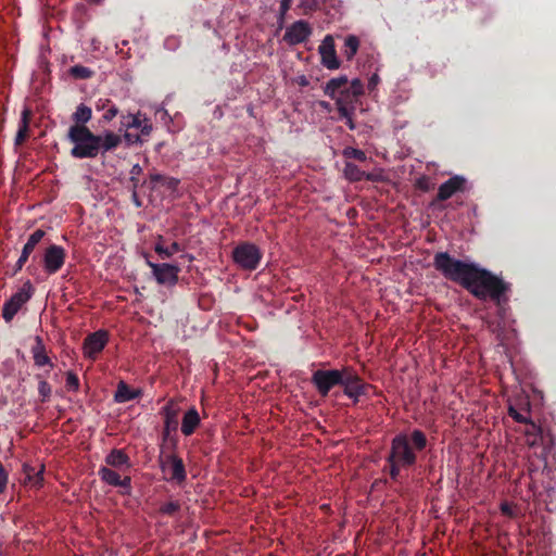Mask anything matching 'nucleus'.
Returning <instances> with one entry per match:
<instances>
[{
	"mask_svg": "<svg viewBox=\"0 0 556 556\" xmlns=\"http://www.w3.org/2000/svg\"><path fill=\"white\" fill-rule=\"evenodd\" d=\"M433 267L447 280L454 281L479 300L491 299L496 303L503 301L508 285L472 262L459 261L448 252H438L433 257Z\"/></svg>",
	"mask_w": 556,
	"mask_h": 556,
	"instance_id": "f257e3e1",
	"label": "nucleus"
},
{
	"mask_svg": "<svg viewBox=\"0 0 556 556\" xmlns=\"http://www.w3.org/2000/svg\"><path fill=\"white\" fill-rule=\"evenodd\" d=\"M67 140L73 143L71 155L76 160H90L100 153L115 150L122 142L118 135L106 130L103 135H96L87 126L73 125L67 131Z\"/></svg>",
	"mask_w": 556,
	"mask_h": 556,
	"instance_id": "f03ea898",
	"label": "nucleus"
},
{
	"mask_svg": "<svg viewBox=\"0 0 556 556\" xmlns=\"http://www.w3.org/2000/svg\"><path fill=\"white\" fill-rule=\"evenodd\" d=\"M425 433L420 430H413L409 438L405 433H399L392 440L391 454L388 462L391 465V478L396 480L401 469H406L415 465V451H424L426 447Z\"/></svg>",
	"mask_w": 556,
	"mask_h": 556,
	"instance_id": "7ed1b4c3",
	"label": "nucleus"
},
{
	"mask_svg": "<svg viewBox=\"0 0 556 556\" xmlns=\"http://www.w3.org/2000/svg\"><path fill=\"white\" fill-rule=\"evenodd\" d=\"M324 93L334 100L339 113L348 115L350 110H355L358 97L363 93V83L359 79L349 81L348 77L339 76L328 80Z\"/></svg>",
	"mask_w": 556,
	"mask_h": 556,
	"instance_id": "20e7f679",
	"label": "nucleus"
},
{
	"mask_svg": "<svg viewBox=\"0 0 556 556\" xmlns=\"http://www.w3.org/2000/svg\"><path fill=\"white\" fill-rule=\"evenodd\" d=\"M232 261L238 267L252 271L262 262V251L254 243L243 242L232 250Z\"/></svg>",
	"mask_w": 556,
	"mask_h": 556,
	"instance_id": "39448f33",
	"label": "nucleus"
},
{
	"mask_svg": "<svg viewBox=\"0 0 556 556\" xmlns=\"http://www.w3.org/2000/svg\"><path fill=\"white\" fill-rule=\"evenodd\" d=\"M350 367L342 369L331 370H317L312 375V383L317 389L318 394L327 396L332 388L341 386L344 376L348 374Z\"/></svg>",
	"mask_w": 556,
	"mask_h": 556,
	"instance_id": "423d86ee",
	"label": "nucleus"
},
{
	"mask_svg": "<svg viewBox=\"0 0 556 556\" xmlns=\"http://www.w3.org/2000/svg\"><path fill=\"white\" fill-rule=\"evenodd\" d=\"M66 261V250L59 244H51L43 250L41 255V266L47 275L56 274L62 269Z\"/></svg>",
	"mask_w": 556,
	"mask_h": 556,
	"instance_id": "0eeeda50",
	"label": "nucleus"
},
{
	"mask_svg": "<svg viewBox=\"0 0 556 556\" xmlns=\"http://www.w3.org/2000/svg\"><path fill=\"white\" fill-rule=\"evenodd\" d=\"M31 294L33 287L29 282H26L23 285L22 289L11 295V299L2 306V318H4L5 321H11L22 306L31 298Z\"/></svg>",
	"mask_w": 556,
	"mask_h": 556,
	"instance_id": "6e6552de",
	"label": "nucleus"
},
{
	"mask_svg": "<svg viewBox=\"0 0 556 556\" xmlns=\"http://www.w3.org/2000/svg\"><path fill=\"white\" fill-rule=\"evenodd\" d=\"M341 386L343 388V394L353 400L354 403H357L358 399L364 396L366 390L370 388L369 384L363 381L357 372L351 367L348 370L346 376H344Z\"/></svg>",
	"mask_w": 556,
	"mask_h": 556,
	"instance_id": "1a4fd4ad",
	"label": "nucleus"
},
{
	"mask_svg": "<svg viewBox=\"0 0 556 556\" xmlns=\"http://www.w3.org/2000/svg\"><path fill=\"white\" fill-rule=\"evenodd\" d=\"M147 265L152 269V276L155 278L157 285L168 287L177 285L179 273L177 265L167 263L156 264L150 261H147Z\"/></svg>",
	"mask_w": 556,
	"mask_h": 556,
	"instance_id": "9d476101",
	"label": "nucleus"
},
{
	"mask_svg": "<svg viewBox=\"0 0 556 556\" xmlns=\"http://www.w3.org/2000/svg\"><path fill=\"white\" fill-rule=\"evenodd\" d=\"M312 36V26L305 20H298L288 26L283 34V41L289 46L300 45L307 41Z\"/></svg>",
	"mask_w": 556,
	"mask_h": 556,
	"instance_id": "9b49d317",
	"label": "nucleus"
},
{
	"mask_svg": "<svg viewBox=\"0 0 556 556\" xmlns=\"http://www.w3.org/2000/svg\"><path fill=\"white\" fill-rule=\"evenodd\" d=\"M318 53L321 56V64L328 70H337L340 66L338 55L334 50V41L331 35L324 37L318 46Z\"/></svg>",
	"mask_w": 556,
	"mask_h": 556,
	"instance_id": "f8f14e48",
	"label": "nucleus"
},
{
	"mask_svg": "<svg viewBox=\"0 0 556 556\" xmlns=\"http://www.w3.org/2000/svg\"><path fill=\"white\" fill-rule=\"evenodd\" d=\"M122 127L126 129L135 128L141 136L149 137L152 132V123L143 114H128L122 116Z\"/></svg>",
	"mask_w": 556,
	"mask_h": 556,
	"instance_id": "ddd939ff",
	"label": "nucleus"
},
{
	"mask_svg": "<svg viewBox=\"0 0 556 556\" xmlns=\"http://www.w3.org/2000/svg\"><path fill=\"white\" fill-rule=\"evenodd\" d=\"M108 343V332L103 330H98L87 336L85 340V355L87 357L93 358L97 354L101 353L104 346Z\"/></svg>",
	"mask_w": 556,
	"mask_h": 556,
	"instance_id": "4468645a",
	"label": "nucleus"
},
{
	"mask_svg": "<svg viewBox=\"0 0 556 556\" xmlns=\"http://www.w3.org/2000/svg\"><path fill=\"white\" fill-rule=\"evenodd\" d=\"M161 415L163 416V439H168L169 434L178 429V408L169 401L162 407Z\"/></svg>",
	"mask_w": 556,
	"mask_h": 556,
	"instance_id": "2eb2a0df",
	"label": "nucleus"
},
{
	"mask_svg": "<svg viewBox=\"0 0 556 556\" xmlns=\"http://www.w3.org/2000/svg\"><path fill=\"white\" fill-rule=\"evenodd\" d=\"M98 476H100L101 480L106 484L123 489V494H129L131 491L130 477L121 478L116 471L109 469L108 467H101L98 469Z\"/></svg>",
	"mask_w": 556,
	"mask_h": 556,
	"instance_id": "dca6fc26",
	"label": "nucleus"
},
{
	"mask_svg": "<svg viewBox=\"0 0 556 556\" xmlns=\"http://www.w3.org/2000/svg\"><path fill=\"white\" fill-rule=\"evenodd\" d=\"M466 179L463 176L454 175L445 182L439 186L438 200L445 201L452 198L455 193L465 190Z\"/></svg>",
	"mask_w": 556,
	"mask_h": 556,
	"instance_id": "f3484780",
	"label": "nucleus"
},
{
	"mask_svg": "<svg viewBox=\"0 0 556 556\" xmlns=\"http://www.w3.org/2000/svg\"><path fill=\"white\" fill-rule=\"evenodd\" d=\"M45 237V231L41 228H37L34 232H31L30 237L27 238L25 245H23L21 256L16 261V270H21L22 267L26 264L29 255L36 250V247L39 242H41Z\"/></svg>",
	"mask_w": 556,
	"mask_h": 556,
	"instance_id": "a211bd4d",
	"label": "nucleus"
},
{
	"mask_svg": "<svg viewBox=\"0 0 556 556\" xmlns=\"http://www.w3.org/2000/svg\"><path fill=\"white\" fill-rule=\"evenodd\" d=\"M163 470H168V475H170V480L177 483L184 482L185 479L187 478L182 459L175 455L167 457L165 465H163Z\"/></svg>",
	"mask_w": 556,
	"mask_h": 556,
	"instance_id": "6ab92c4d",
	"label": "nucleus"
},
{
	"mask_svg": "<svg viewBox=\"0 0 556 556\" xmlns=\"http://www.w3.org/2000/svg\"><path fill=\"white\" fill-rule=\"evenodd\" d=\"M33 361H35V365L38 368L42 367H53L51 358L48 356L47 351L45 350V345L40 336H36L35 345L31 348Z\"/></svg>",
	"mask_w": 556,
	"mask_h": 556,
	"instance_id": "aec40b11",
	"label": "nucleus"
},
{
	"mask_svg": "<svg viewBox=\"0 0 556 556\" xmlns=\"http://www.w3.org/2000/svg\"><path fill=\"white\" fill-rule=\"evenodd\" d=\"M200 425V416L195 407H191L184 414L181 421V433L190 437Z\"/></svg>",
	"mask_w": 556,
	"mask_h": 556,
	"instance_id": "412c9836",
	"label": "nucleus"
},
{
	"mask_svg": "<svg viewBox=\"0 0 556 556\" xmlns=\"http://www.w3.org/2000/svg\"><path fill=\"white\" fill-rule=\"evenodd\" d=\"M153 250H155L159 257L168 258L172 257L174 253L181 251L182 248L177 241H173L170 245H166V239L163 236H157Z\"/></svg>",
	"mask_w": 556,
	"mask_h": 556,
	"instance_id": "4be33fe9",
	"label": "nucleus"
},
{
	"mask_svg": "<svg viewBox=\"0 0 556 556\" xmlns=\"http://www.w3.org/2000/svg\"><path fill=\"white\" fill-rule=\"evenodd\" d=\"M31 117V110L28 106H23L21 112L20 124H17V131L15 136V146H21L27 137L29 118Z\"/></svg>",
	"mask_w": 556,
	"mask_h": 556,
	"instance_id": "5701e85b",
	"label": "nucleus"
},
{
	"mask_svg": "<svg viewBox=\"0 0 556 556\" xmlns=\"http://www.w3.org/2000/svg\"><path fill=\"white\" fill-rule=\"evenodd\" d=\"M142 394V391L139 389H131L127 386L126 382L121 381L117 383V389L115 392V402L117 403H128Z\"/></svg>",
	"mask_w": 556,
	"mask_h": 556,
	"instance_id": "b1692460",
	"label": "nucleus"
},
{
	"mask_svg": "<svg viewBox=\"0 0 556 556\" xmlns=\"http://www.w3.org/2000/svg\"><path fill=\"white\" fill-rule=\"evenodd\" d=\"M22 471L23 475H25V482L27 484L36 488H40L42 485L43 465H40V468L36 469L28 464H23Z\"/></svg>",
	"mask_w": 556,
	"mask_h": 556,
	"instance_id": "393cba45",
	"label": "nucleus"
},
{
	"mask_svg": "<svg viewBox=\"0 0 556 556\" xmlns=\"http://www.w3.org/2000/svg\"><path fill=\"white\" fill-rule=\"evenodd\" d=\"M106 465L113 468L129 467V457L123 450H113L105 457Z\"/></svg>",
	"mask_w": 556,
	"mask_h": 556,
	"instance_id": "a878e982",
	"label": "nucleus"
},
{
	"mask_svg": "<svg viewBox=\"0 0 556 556\" xmlns=\"http://www.w3.org/2000/svg\"><path fill=\"white\" fill-rule=\"evenodd\" d=\"M343 175L348 180L357 182L363 179L370 180V175H366L358 166L353 162L344 163Z\"/></svg>",
	"mask_w": 556,
	"mask_h": 556,
	"instance_id": "bb28decb",
	"label": "nucleus"
},
{
	"mask_svg": "<svg viewBox=\"0 0 556 556\" xmlns=\"http://www.w3.org/2000/svg\"><path fill=\"white\" fill-rule=\"evenodd\" d=\"M359 48V39L357 36L349 35L344 38L342 53L346 61L353 60Z\"/></svg>",
	"mask_w": 556,
	"mask_h": 556,
	"instance_id": "cd10ccee",
	"label": "nucleus"
},
{
	"mask_svg": "<svg viewBox=\"0 0 556 556\" xmlns=\"http://www.w3.org/2000/svg\"><path fill=\"white\" fill-rule=\"evenodd\" d=\"M525 439L528 446H538L539 442L541 441L540 426L534 422H529L528 428L525 430Z\"/></svg>",
	"mask_w": 556,
	"mask_h": 556,
	"instance_id": "c85d7f7f",
	"label": "nucleus"
},
{
	"mask_svg": "<svg viewBox=\"0 0 556 556\" xmlns=\"http://www.w3.org/2000/svg\"><path fill=\"white\" fill-rule=\"evenodd\" d=\"M92 111L91 108L80 103L76 108L75 113H73V121L76 122V125L86 126V123H88L91 119Z\"/></svg>",
	"mask_w": 556,
	"mask_h": 556,
	"instance_id": "c756f323",
	"label": "nucleus"
},
{
	"mask_svg": "<svg viewBox=\"0 0 556 556\" xmlns=\"http://www.w3.org/2000/svg\"><path fill=\"white\" fill-rule=\"evenodd\" d=\"M96 108H97V110H105V112H103V115H102V119L105 122L112 121L118 114L117 106L115 104L111 103L108 99L98 100Z\"/></svg>",
	"mask_w": 556,
	"mask_h": 556,
	"instance_id": "7c9ffc66",
	"label": "nucleus"
},
{
	"mask_svg": "<svg viewBox=\"0 0 556 556\" xmlns=\"http://www.w3.org/2000/svg\"><path fill=\"white\" fill-rule=\"evenodd\" d=\"M38 379V395H40L41 403H47L52 395V388L47 382L46 379L41 378L40 375H37Z\"/></svg>",
	"mask_w": 556,
	"mask_h": 556,
	"instance_id": "2f4dec72",
	"label": "nucleus"
},
{
	"mask_svg": "<svg viewBox=\"0 0 556 556\" xmlns=\"http://www.w3.org/2000/svg\"><path fill=\"white\" fill-rule=\"evenodd\" d=\"M342 155L346 160H357L359 162L366 161L365 152L353 147L344 148L342 151Z\"/></svg>",
	"mask_w": 556,
	"mask_h": 556,
	"instance_id": "473e14b6",
	"label": "nucleus"
},
{
	"mask_svg": "<svg viewBox=\"0 0 556 556\" xmlns=\"http://www.w3.org/2000/svg\"><path fill=\"white\" fill-rule=\"evenodd\" d=\"M71 74L77 79H88L92 76V71L87 66L75 65L71 67Z\"/></svg>",
	"mask_w": 556,
	"mask_h": 556,
	"instance_id": "72a5a7b5",
	"label": "nucleus"
},
{
	"mask_svg": "<svg viewBox=\"0 0 556 556\" xmlns=\"http://www.w3.org/2000/svg\"><path fill=\"white\" fill-rule=\"evenodd\" d=\"M66 389L70 392H77L79 388V382L77 375L73 371H67L66 374V382H65Z\"/></svg>",
	"mask_w": 556,
	"mask_h": 556,
	"instance_id": "f704fd0d",
	"label": "nucleus"
},
{
	"mask_svg": "<svg viewBox=\"0 0 556 556\" xmlns=\"http://www.w3.org/2000/svg\"><path fill=\"white\" fill-rule=\"evenodd\" d=\"M179 509H181V504H179L177 501H172L162 505L161 509L159 510H161V514L163 515L173 516Z\"/></svg>",
	"mask_w": 556,
	"mask_h": 556,
	"instance_id": "c9c22d12",
	"label": "nucleus"
},
{
	"mask_svg": "<svg viewBox=\"0 0 556 556\" xmlns=\"http://www.w3.org/2000/svg\"><path fill=\"white\" fill-rule=\"evenodd\" d=\"M290 5H292V0H281V2H279V11H278V24L279 25L283 24L286 14H288Z\"/></svg>",
	"mask_w": 556,
	"mask_h": 556,
	"instance_id": "e433bc0d",
	"label": "nucleus"
},
{
	"mask_svg": "<svg viewBox=\"0 0 556 556\" xmlns=\"http://www.w3.org/2000/svg\"><path fill=\"white\" fill-rule=\"evenodd\" d=\"M508 415L510 416V418H513L514 420L520 422V424H529V422H533L529 419V417L520 412H518L517 409H515V407L513 406H509L508 408Z\"/></svg>",
	"mask_w": 556,
	"mask_h": 556,
	"instance_id": "4c0bfd02",
	"label": "nucleus"
},
{
	"mask_svg": "<svg viewBox=\"0 0 556 556\" xmlns=\"http://www.w3.org/2000/svg\"><path fill=\"white\" fill-rule=\"evenodd\" d=\"M9 473L0 463V494L4 493L8 486Z\"/></svg>",
	"mask_w": 556,
	"mask_h": 556,
	"instance_id": "58836bf2",
	"label": "nucleus"
},
{
	"mask_svg": "<svg viewBox=\"0 0 556 556\" xmlns=\"http://www.w3.org/2000/svg\"><path fill=\"white\" fill-rule=\"evenodd\" d=\"M354 111L355 110H350L348 112V115H344L343 113H339V117H341V119H344V123H346V126L349 127L350 130L355 129V125L353 122Z\"/></svg>",
	"mask_w": 556,
	"mask_h": 556,
	"instance_id": "ea45409f",
	"label": "nucleus"
},
{
	"mask_svg": "<svg viewBox=\"0 0 556 556\" xmlns=\"http://www.w3.org/2000/svg\"><path fill=\"white\" fill-rule=\"evenodd\" d=\"M380 83V78L378 72H375L371 76H369L367 88L369 91H374Z\"/></svg>",
	"mask_w": 556,
	"mask_h": 556,
	"instance_id": "a19ab883",
	"label": "nucleus"
},
{
	"mask_svg": "<svg viewBox=\"0 0 556 556\" xmlns=\"http://www.w3.org/2000/svg\"><path fill=\"white\" fill-rule=\"evenodd\" d=\"M500 511H502L503 515L509 518L515 517L514 508H511L508 502H503L502 504H500Z\"/></svg>",
	"mask_w": 556,
	"mask_h": 556,
	"instance_id": "79ce46f5",
	"label": "nucleus"
},
{
	"mask_svg": "<svg viewBox=\"0 0 556 556\" xmlns=\"http://www.w3.org/2000/svg\"><path fill=\"white\" fill-rule=\"evenodd\" d=\"M178 47V40L176 37H168L165 40V48L168 50H175Z\"/></svg>",
	"mask_w": 556,
	"mask_h": 556,
	"instance_id": "37998d69",
	"label": "nucleus"
},
{
	"mask_svg": "<svg viewBox=\"0 0 556 556\" xmlns=\"http://www.w3.org/2000/svg\"><path fill=\"white\" fill-rule=\"evenodd\" d=\"M528 470L530 475L540 470V465L536 464L535 460L531 457H529Z\"/></svg>",
	"mask_w": 556,
	"mask_h": 556,
	"instance_id": "c03bdc74",
	"label": "nucleus"
},
{
	"mask_svg": "<svg viewBox=\"0 0 556 556\" xmlns=\"http://www.w3.org/2000/svg\"><path fill=\"white\" fill-rule=\"evenodd\" d=\"M124 139H126L127 143H139L140 142L139 135H132L130 132H126V135H124Z\"/></svg>",
	"mask_w": 556,
	"mask_h": 556,
	"instance_id": "a18cd8bd",
	"label": "nucleus"
},
{
	"mask_svg": "<svg viewBox=\"0 0 556 556\" xmlns=\"http://www.w3.org/2000/svg\"><path fill=\"white\" fill-rule=\"evenodd\" d=\"M162 185L174 189L177 187L178 180L175 178H166L164 181H162Z\"/></svg>",
	"mask_w": 556,
	"mask_h": 556,
	"instance_id": "49530a36",
	"label": "nucleus"
},
{
	"mask_svg": "<svg viewBox=\"0 0 556 556\" xmlns=\"http://www.w3.org/2000/svg\"><path fill=\"white\" fill-rule=\"evenodd\" d=\"M156 115H160L161 119L165 123L167 122V119H169L168 113L165 108H159L156 111Z\"/></svg>",
	"mask_w": 556,
	"mask_h": 556,
	"instance_id": "de8ad7c7",
	"label": "nucleus"
},
{
	"mask_svg": "<svg viewBox=\"0 0 556 556\" xmlns=\"http://www.w3.org/2000/svg\"><path fill=\"white\" fill-rule=\"evenodd\" d=\"M167 177H165L162 174H152L151 175V182L155 184H162Z\"/></svg>",
	"mask_w": 556,
	"mask_h": 556,
	"instance_id": "09e8293b",
	"label": "nucleus"
},
{
	"mask_svg": "<svg viewBox=\"0 0 556 556\" xmlns=\"http://www.w3.org/2000/svg\"><path fill=\"white\" fill-rule=\"evenodd\" d=\"M141 172H142V168L140 167L139 164L132 165L131 170H130L131 179H134V176L139 175Z\"/></svg>",
	"mask_w": 556,
	"mask_h": 556,
	"instance_id": "8fccbe9b",
	"label": "nucleus"
},
{
	"mask_svg": "<svg viewBox=\"0 0 556 556\" xmlns=\"http://www.w3.org/2000/svg\"><path fill=\"white\" fill-rule=\"evenodd\" d=\"M298 84H299L300 86H303V87H304V86H307L308 80H307V78H306L305 76H301V77H299V79H298Z\"/></svg>",
	"mask_w": 556,
	"mask_h": 556,
	"instance_id": "3c124183",
	"label": "nucleus"
},
{
	"mask_svg": "<svg viewBox=\"0 0 556 556\" xmlns=\"http://www.w3.org/2000/svg\"><path fill=\"white\" fill-rule=\"evenodd\" d=\"M4 367H5V370H7V375H10L11 371L13 370L12 362L10 361V362L4 363Z\"/></svg>",
	"mask_w": 556,
	"mask_h": 556,
	"instance_id": "603ef678",
	"label": "nucleus"
},
{
	"mask_svg": "<svg viewBox=\"0 0 556 556\" xmlns=\"http://www.w3.org/2000/svg\"><path fill=\"white\" fill-rule=\"evenodd\" d=\"M539 462L543 463V466H544V467L546 466V459H545L544 454H542V455H540V456H539Z\"/></svg>",
	"mask_w": 556,
	"mask_h": 556,
	"instance_id": "864d4df0",
	"label": "nucleus"
},
{
	"mask_svg": "<svg viewBox=\"0 0 556 556\" xmlns=\"http://www.w3.org/2000/svg\"><path fill=\"white\" fill-rule=\"evenodd\" d=\"M89 1L97 3V4H101L103 0H89Z\"/></svg>",
	"mask_w": 556,
	"mask_h": 556,
	"instance_id": "5fc2aeb1",
	"label": "nucleus"
},
{
	"mask_svg": "<svg viewBox=\"0 0 556 556\" xmlns=\"http://www.w3.org/2000/svg\"><path fill=\"white\" fill-rule=\"evenodd\" d=\"M187 258H188L189 261H192V260H193V256H192V255H187Z\"/></svg>",
	"mask_w": 556,
	"mask_h": 556,
	"instance_id": "6e6d98bb",
	"label": "nucleus"
}]
</instances>
